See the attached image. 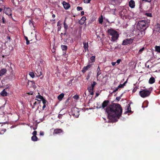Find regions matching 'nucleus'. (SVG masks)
Returning a JSON list of instances; mask_svg holds the SVG:
<instances>
[{"label": "nucleus", "instance_id": "1", "mask_svg": "<svg viewBox=\"0 0 160 160\" xmlns=\"http://www.w3.org/2000/svg\"><path fill=\"white\" fill-rule=\"evenodd\" d=\"M122 111H105L108 119L111 122H116L121 116Z\"/></svg>", "mask_w": 160, "mask_h": 160}, {"label": "nucleus", "instance_id": "2", "mask_svg": "<svg viewBox=\"0 0 160 160\" xmlns=\"http://www.w3.org/2000/svg\"><path fill=\"white\" fill-rule=\"evenodd\" d=\"M148 27L147 22L146 20H141L138 22L137 27L138 29L141 32L145 33V30Z\"/></svg>", "mask_w": 160, "mask_h": 160}, {"label": "nucleus", "instance_id": "3", "mask_svg": "<svg viewBox=\"0 0 160 160\" xmlns=\"http://www.w3.org/2000/svg\"><path fill=\"white\" fill-rule=\"evenodd\" d=\"M108 32L109 35L112 36L111 40L112 41H115L118 39L119 34L117 31L111 29H109L108 30Z\"/></svg>", "mask_w": 160, "mask_h": 160}, {"label": "nucleus", "instance_id": "4", "mask_svg": "<svg viewBox=\"0 0 160 160\" xmlns=\"http://www.w3.org/2000/svg\"><path fill=\"white\" fill-rule=\"evenodd\" d=\"M106 110H122V109L120 104L112 103L107 107Z\"/></svg>", "mask_w": 160, "mask_h": 160}, {"label": "nucleus", "instance_id": "5", "mask_svg": "<svg viewBox=\"0 0 160 160\" xmlns=\"http://www.w3.org/2000/svg\"><path fill=\"white\" fill-rule=\"evenodd\" d=\"M150 93V91L146 89H144L139 92V94L141 97L143 98L149 96Z\"/></svg>", "mask_w": 160, "mask_h": 160}, {"label": "nucleus", "instance_id": "6", "mask_svg": "<svg viewBox=\"0 0 160 160\" xmlns=\"http://www.w3.org/2000/svg\"><path fill=\"white\" fill-rule=\"evenodd\" d=\"M79 111H70L68 112L69 115L71 116H72L75 118L78 117L79 114Z\"/></svg>", "mask_w": 160, "mask_h": 160}, {"label": "nucleus", "instance_id": "7", "mask_svg": "<svg viewBox=\"0 0 160 160\" xmlns=\"http://www.w3.org/2000/svg\"><path fill=\"white\" fill-rule=\"evenodd\" d=\"M133 39L130 38L129 39H125L123 40L122 44L123 45H127L132 43L133 41Z\"/></svg>", "mask_w": 160, "mask_h": 160}, {"label": "nucleus", "instance_id": "8", "mask_svg": "<svg viewBox=\"0 0 160 160\" xmlns=\"http://www.w3.org/2000/svg\"><path fill=\"white\" fill-rule=\"evenodd\" d=\"M62 3L64 8L66 10L68 9L70 7V5L68 3L63 1Z\"/></svg>", "mask_w": 160, "mask_h": 160}, {"label": "nucleus", "instance_id": "9", "mask_svg": "<svg viewBox=\"0 0 160 160\" xmlns=\"http://www.w3.org/2000/svg\"><path fill=\"white\" fill-rule=\"evenodd\" d=\"M91 64H89L86 67H84L82 70V72L84 73L87 70L91 68Z\"/></svg>", "mask_w": 160, "mask_h": 160}, {"label": "nucleus", "instance_id": "10", "mask_svg": "<svg viewBox=\"0 0 160 160\" xmlns=\"http://www.w3.org/2000/svg\"><path fill=\"white\" fill-rule=\"evenodd\" d=\"M86 20V18L85 17H82L81 19L79 21V23L81 25L83 24Z\"/></svg>", "mask_w": 160, "mask_h": 160}, {"label": "nucleus", "instance_id": "11", "mask_svg": "<svg viewBox=\"0 0 160 160\" xmlns=\"http://www.w3.org/2000/svg\"><path fill=\"white\" fill-rule=\"evenodd\" d=\"M63 131L60 128H57L55 129L53 132V134H58L62 132Z\"/></svg>", "mask_w": 160, "mask_h": 160}, {"label": "nucleus", "instance_id": "12", "mask_svg": "<svg viewBox=\"0 0 160 160\" xmlns=\"http://www.w3.org/2000/svg\"><path fill=\"white\" fill-rule=\"evenodd\" d=\"M109 102L108 100H105L102 104V108L103 109L107 106Z\"/></svg>", "mask_w": 160, "mask_h": 160}, {"label": "nucleus", "instance_id": "13", "mask_svg": "<svg viewBox=\"0 0 160 160\" xmlns=\"http://www.w3.org/2000/svg\"><path fill=\"white\" fill-rule=\"evenodd\" d=\"M135 6V2L134 1L131 0L129 2V6L132 8H133Z\"/></svg>", "mask_w": 160, "mask_h": 160}, {"label": "nucleus", "instance_id": "14", "mask_svg": "<svg viewBox=\"0 0 160 160\" xmlns=\"http://www.w3.org/2000/svg\"><path fill=\"white\" fill-rule=\"evenodd\" d=\"M7 71L6 69L3 68L0 71V76H3L4 74Z\"/></svg>", "mask_w": 160, "mask_h": 160}, {"label": "nucleus", "instance_id": "15", "mask_svg": "<svg viewBox=\"0 0 160 160\" xmlns=\"http://www.w3.org/2000/svg\"><path fill=\"white\" fill-rule=\"evenodd\" d=\"M36 72H37V73H35V74L37 77H40L42 74V73L40 69H38L37 70Z\"/></svg>", "mask_w": 160, "mask_h": 160}, {"label": "nucleus", "instance_id": "16", "mask_svg": "<svg viewBox=\"0 0 160 160\" xmlns=\"http://www.w3.org/2000/svg\"><path fill=\"white\" fill-rule=\"evenodd\" d=\"M83 48L85 49V52L87 50H88V43H86L85 42H83Z\"/></svg>", "mask_w": 160, "mask_h": 160}, {"label": "nucleus", "instance_id": "17", "mask_svg": "<svg viewBox=\"0 0 160 160\" xmlns=\"http://www.w3.org/2000/svg\"><path fill=\"white\" fill-rule=\"evenodd\" d=\"M155 82V79L153 77H152L149 79V83L150 84H153Z\"/></svg>", "mask_w": 160, "mask_h": 160}, {"label": "nucleus", "instance_id": "18", "mask_svg": "<svg viewBox=\"0 0 160 160\" xmlns=\"http://www.w3.org/2000/svg\"><path fill=\"white\" fill-rule=\"evenodd\" d=\"M0 94L3 96H7V93L5 91V89H4L1 92Z\"/></svg>", "mask_w": 160, "mask_h": 160}, {"label": "nucleus", "instance_id": "19", "mask_svg": "<svg viewBox=\"0 0 160 160\" xmlns=\"http://www.w3.org/2000/svg\"><path fill=\"white\" fill-rule=\"evenodd\" d=\"M64 94L63 93H62L60 95H59L58 97V99L59 101H61L62 98H63L64 96Z\"/></svg>", "mask_w": 160, "mask_h": 160}, {"label": "nucleus", "instance_id": "20", "mask_svg": "<svg viewBox=\"0 0 160 160\" xmlns=\"http://www.w3.org/2000/svg\"><path fill=\"white\" fill-rule=\"evenodd\" d=\"M127 80L123 84H120L118 87V88L119 89L120 88H123L124 87V86L125 85L126 83H127Z\"/></svg>", "mask_w": 160, "mask_h": 160}, {"label": "nucleus", "instance_id": "21", "mask_svg": "<svg viewBox=\"0 0 160 160\" xmlns=\"http://www.w3.org/2000/svg\"><path fill=\"white\" fill-rule=\"evenodd\" d=\"M31 139L33 141H36L38 140V138L36 136H33L31 137Z\"/></svg>", "mask_w": 160, "mask_h": 160}, {"label": "nucleus", "instance_id": "22", "mask_svg": "<svg viewBox=\"0 0 160 160\" xmlns=\"http://www.w3.org/2000/svg\"><path fill=\"white\" fill-rule=\"evenodd\" d=\"M101 71L99 66H98L97 69V77H98L100 74H101Z\"/></svg>", "mask_w": 160, "mask_h": 160}, {"label": "nucleus", "instance_id": "23", "mask_svg": "<svg viewBox=\"0 0 160 160\" xmlns=\"http://www.w3.org/2000/svg\"><path fill=\"white\" fill-rule=\"evenodd\" d=\"M155 50L158 52L160 53V46H156L155 47Z\"/></svg>", "mask_w": 160, "mask_h": 160}, {"label": "nucleus", "instance_id": "24", "mask_svg": "<svg viewBox=\"0 0 160 160\" xmlns=\"http://www.w3.org/2000/svg\"><path fill=\"white\" fill-rule=\"evenodd\" d=\"M63 24H64V29L66 31V32H67V30L68 28V25L66 24V23L65 22V20L64 21Z\"/></svg>", "mask_w": 160, "mask_h": 160}, {"label": "nucleus", "instance_id": "25", "mask_svg": "<svg viewBox=\"0 0 160 160\" xmlns=\"http://www.w3.org/2000/svg\"><path fill=\"white\" fill-rule=\"evenodd\" d=\"M61 47L63 51H66L67 49V47L66 45H62Z\"/></svg>", "mask_w": 160, "mask_h": 160}, {"label": "nucleus", "instance_id": "26", "mask_svg": "<svg viewBox=\"0 0 160 160\" xmlns=\"http://www.w3.org/2000/svg\"><path fill=\"white\" fill-rule=\"evenodd\" d=\"M29 75L30 77L32 78H33L35 77L34 74L33 72H30Z\"/></svg>", "mask_w": 160, "mask_h": 160}, {"label": "nucleus", "instance_id": "27", "mask_svg": "<svg viewBox=\"0 0 160 160\" xmlns=\"http://www.w3.org/2000/svg\"><path fill=\"white\" fill-rule=\"evenodd\" d=\"M98 19H99V23L100 24H102V22L103 21V18L102 17V16L101 17V18H99Z\"/></svg>", "mask_w": 160, "mask_h": 160}, {"label": "nucleus", "instance_id": "28", "mask_svg": "<svg viewBox=\"0 0 160 160\" xmlns=\"http://www.w3.org/2000/svg\"><path fill=\"white\" fill-rule=\"evenodd\" d=\"M38 96H37L36 97V98H39L41 100L42 99H43V97L40 95V94H39V93H38Z\"/></svg>", "mask_w": 160, "mask_h": 160}, {"label": "nucleus", "instance_id": "29", "mask_svg": "<svg viewBox=\"0 0 160 160\" xmlns=\"http://www.w3.org/2000/svg\"><path fill=\"white\" fill-rule=\"evenodd\" d=\"M88 89L89 92H91L92 91H93L94 88H92L91 87H89L88 88Z\"/></svg>", "mask_w": 160, "mask_h": 160}, {"label": "nucleus", "instance_id": "30", "mask_svg": "<svg viewBox=\"0 0 160 160\" xmlns=\"http://www.w3.org/2000/svg\"><path fill=\"white\" fill-rule=\"evenodd\" d=\"M96 84H97V83L95 82L94 81L93 82L92 84H91V87H92V88H94Z\"/></svg>", "mask_w": 160, "mask_h": 160}, {"label": "nucleus", "instance_id": "31", "mask_svg": "<svg viewBox=\"0 0 160 160\" xmlns=\"http://www.w3.org/2000/svg\"><path fill=\"white\" fill-rule=\"evenodd\" d=\"M95 56H92L90 58V59L92 62H94L95 60Z\"/></svg>", "mask_w": 160, "mask_h": 160}, {"label": "nucleus", "instance_id": "32", "mask_svg": "<svg viewBox=\"0 0 160 160\" xmlns=\"http://www.w3.org/2000/svg\"><path fill=\"white\" fill-rule=\"evenodd\" d=\"M25 38L26 41V44L27 45L29 44V41L28 40V37L26 36H25Z\"/></svg>", "mask_w": 160, "mask_h": 160}, {"label": "nucleus", "instance_id": "33", "mask_svg": "<svg viewBox=\"0 0 160 160\" xmlns=\"http://www.w3.org/2000/svg\"><path fill=\"white\" fill-rule=\"evenodd\" d=\"M133 112H132V111H126L124 112V114H126L127 113H128V115H129V113H132Z\"/></svg>", "mask_w": 160, "mask_h": 160}, {"label": "nucleus", "instance_id": "34", "mask_svg": "<svg viewBox=\"0 0 160 160\" xmlns=\"http://www.w3.org/2000/svg\"><path fill=\"white\" fill-rule=\"evenodd\" d=\"M60 113V112H59V114L58 116V117L59 118H62V115L64 114V113H63V114H62V113Z\"/></svg>", "mask_w": 160, "mask_h": 160}, {"label": "nucleus", "instance_id": "35", "mask_svg": "<svg viewBox=\"0 0 160 160\" xmlns=\"http://www.w3.org/2000/svg\"><path fill=\"white\" fill-rule=\"evenodd\" d=\"M77 10L78 11H80V10H82V8L81 7H77Z\"/></svg>", "mask_w": 160, "mask_h": 160}, {"label": "nucleus", "instance_id": "36", "mask_svg": "<svg viewBox=\"0 0 160 160\" xmlns=\"http://www.w3.org/2000/svg\"><path fill=\"white\" fill-rule=\"evenodd\" d=\"M158 28H156V31L157 32H160V25H158Z\"/></svg>", "mask_w": 160, "mask_h": 160}, {"label": "nucleus", "instance_id": "37", "mask_svg": "<svg viewBox=\"0 0 160 160\" xmlns=\"http://www.w3.org/2000/svg\"><path fill=\"white\" fill-rule=\"evenodd\" d=\"M42 103L43 104H45L47 102V101L46 100L43 98V99H42Z\"/></svg>", "mask_w": 160, "mask_h": 160}, {"label": "nucleus", "instance_id": "38", "mask_svg": "<svg viewBox=\"0 0 160 160\" xmlns=\"http://www.w3.org/2000/svg\"><path fill=\"white\" fill-rule=\"evenodd\" d=\"M1 111V112H0V114H1V115H5V114H7L6 112H3L2 111Z\"/></svg>", "mask_w": 160, "mask_h": 160}, {"label": "nucleus", "instance_id": "39", "mask_svg": "<svg viewBox=\"0 0 160 160\" xmlns=\"http://www.w3.org/2000/svg\"><path fill=\"white\" fill-rule=\"evenodd\" d=\"M91 0H84V2L85 3H89Z\"/></svg>", "mask_w": 160, "mask_h": 160}, {"label": "nucleus", "instance_id": "40", "mask_svg": "<svg viewBox=\"0 0 160 160\" xmlns=\"http://www.w3.org/2000/svg\"><path fill=\"white\" fill-rule=\"evenodd\" d=\"M123 94H122L121 95V96H120V97H117L116 98V99L118 101H119L120 99H121V97L122 96V95Z\"/></svg>", "mask_w": 160, "mask_h": 160}, {"label": "nucleus", "instance_id": "41", "mask_svg": "<svg viewBox=\"0 0 160 160\" xmlns=\"http://www.w3.org/2000/svg\"><path fill=\"white\" fill-rule=\"evenodd\" d=\"M146 15L148 17H152V15L151 13H146Z\"/></svg>", "mask_w": 160, "mask_h": 160}, {"label": "nucleus", "instance_id": "42", "mask_svg": "<svg viewBox=\"0 0 160 160\" xmlns=\"http://www.w3.org/2000/svg\"><path fill=\"white\" fill-rule=\"evenodd\" d=\"M32 134H33V136H36L37 134V131H34L32 132Z\"/></svg>", "mask_w": 160, "mask_h": 160}, {"label": "nucleus", "instance_id": "43", "mask_svg": "<svg viewBox=\"0 0 160 160\" xmlns=\"http://www.w3.org/2000/svg\"><path fill=\"white\" fill-rule=\"evenodd\" d=\"M73 98L75 99H77L79 98V97L77 95H75L73 96Z\"/></svg>", "mask_w": 160, "mask_h": 160}, {"label": "nucleus", "instance_id": "44", "mask_svg": "<svg viewBox=\"0 0 160 160\" xmlns=\"http://www.w3.org/2000/svg\"><path fill=\"white\" fill-rule=\"evenodd\" d=\"M131 108L130 105L129 104H128V106H127V110H131Z\"/></svg>", "mask_w": 160, "mask_h": 160}, {"label": "nucleus", "instance_id": "45", "mask_svg": "<svg viewBox=\"0 0 160 160\" xmlns=\"http://www.w3.org/2000/svg\"><path fill=\"white\" fill-rule=\"evenodd\" d=\"M39 134L40 136H43L44 135V132L42 131H41L40 132Z\"/></svg>", "mask_w": 160, "mask_h": 160}, {"label": "nucleus", "instance_id": "46", "mask_svg": "<svg viewBox=\"0 0 160 160\" xmlns=\"http://www.w3.org/2000/svg\"><path fill=\"white\" fill-rule=\"evenodd\" d=\"M144 49V47L142 48L141 49H140L139 51V52H141Z\"/></svg>", "mask_w": 160, "mask_h": 160}, {"label": "nucleus", "instance_id": "47", "mask_svg": "<svg viewBox=\"0 0 160 160\" xmlns=\"http://www.w3.org/2000/svg\"><path fill=\"white\" fill-rule=\"evenodd\" d=\"M121 61V59H118L117 60L116 62L118 64L120 63V62Z\"/></svg>", "mask_w": 160, "mask_h": 160}, {"label": "nucleus", "instance_id": "48", "mask_svg": "<svg viewBox=\"0 0 160 160\" xmlns=\"http://www.w3.org/2000/svg\"><path fill=\"white\" fill-rule=\"evenodd\" d=\"M29 23L30 25H31V26L32 25H33V23H32V22L31 20H30L29 22Z\"/></svg>", "mask_w": 160, "mask_h": 160}, {"label": "nucleus", "instance_id": "49", "mask_svg": "<svg viewBox=\"0 0 160 160\" xmlns=\"http://www.w3.org/2000/svg\"><path fill=\"white\" fill-rule=\"evenodd\" d=\"M142 1H145L146 2H151V0H142Z\"/></svg>", "mask_w": 160, "mask_h": 160}, {"label": "nucleus", "instance_id": "50", "mask_svg": "<svg viewBox=\"0 0 160 160\" xmlns=\"http://www.w3.org/2000/svg\"><path fill=\"white\" fill-rule=\"evenodd\" d=\"M118 87L115 89H114L113 91L112 92V93H114L116 92L118 90Z\"/></svg>", "mask_w": 160, "mask_h": 160}, {"label": "nucleus", "instance_id": "51", "mask_svg": "<svg viewBox=\"0 0 160 160\" xmlns=\"http://www.w3.org/2000/svg\"><path fill=\"white\" fill-rule=\"evenodd\" d=\"M61 25V24L60 22L59 21L57 23V26H60Z\"/></svg>", "mask_w": 160, "mask_h": 160}, {"label": "nucleus", "instance_id": "52", "mask_svg": "<svg viewBox=\"0 0 160 160\" xmlns=\"http://www.w3.org/2000/svg\"><path fill=\"white\" fill-rule=\"evenodd\" d=\"M6 13V14L8 15H12V14L10 12L9 13H8V12H5Z\"/></svg>", "mask_w": 160, "mask_h": 160}, {"label": "nucleus", "instance_id": "53", "mask_svg": "<svg viewBox=\"0 0 160 160\" xmlns=\"http://www.w3.org/2000/svg\"><path fill=\"white\" fill-rule=\"evenodd\" d=\"M137 89V88H134L132 90V92H135L136 91Z\"/></svg>", "mask_w": 160, "mask_h": 160}, {"label": "nucleus", "instance_id": "54", "mask_svg": "<svg viewBox=\"0 0 160 160\" xmlns=\"http://www.w3.org/2000/svg\"><path fill=\"white\" fill-rule=\"evenodd\" d=\"M61 26L58 27V31H60L61 29Z\"/></svg>", "mask_w": 160, "mask_h": 160}, {"label": "nucleus", "instance_id": "55", "mask_svg": "<svg viewBox=\"0 0 160 160\" xmlns=\"http://www.w3.org/2000/svg\"><path fill=\"white\" fill-rule=\"evenodd\" d=\"M116 63V62H112V66H114L115 65V64Z\"/></svg>", "mask_w": 160, "mask_h": 160}, {"label": "nucleus", "instance_id": "56", "mask_svg": "<svg viewBox=\"0 0 160 160\" xmlns=\"http://www.w3.org/2000/svg\"><path fill=\"white\" fill-rule=\"evenodd\" d=\"M33 94V92H29V93H28V94L29 95H32Z\"/></svg>", "mask_w": 160, "mask_h": 160}, {"label": "nucleus", "instance_id": "57", "mask_svg": "<svg viewBox=\"0 0 160 160\" xmlns=\"http://www.w3.org/2000/svg\"><path fill=\"white\" fill-rule=\"evenodd\" d=\"M84 11H82L81 12V15H82V16L84 15Z\"/></svg>", "mask_w": 160, "mask_h": 160}, {"label": "nucleus", "instance_id": "58", "mask_svg": "<svg viewBox=\"0 0 160 160\" xmlns=\"http://www.w3.org/2000/svg\"><path fill=\"white\" fill-rule=\"evenodd\" d=\"M90 94L91 95H93L94 94L93 91H92L91 92H90Z\"/></svg>", "mask_w": 160, "mask_h": 160}, {"label": "nucleus", "instance_id": "59", "mask_svg": "<svg viewBox=\"0 0 160 160\" xmlns=\"http://www.w3.org/2000/svg\"><path fill=\"white\" fill-rule=\"evenodd\" d=\"M6 131V129H3L1 130L2 131H3L4 132H5Z\"/></svg>", "mask_w": 160, "mask_h": 160}, {"label": "nucleus", "instance_id": "60", "mask_svg": "<svg viewBox=\"0 0 160 160\" xmlns=\"http://www.w3.org/2000/svg\"><path fill=\"white\" fill-rule=\"evenodd\" d=\"M12 3H13V4L14 5H15V2H14V0H12Z\"/></svg>", "mask_w": 160, "mask_h": 160}, {"label": "nucleus", "instance_id": "61", "mask_svg": "<svg viewBox=\"0 0 160 160\" xmlns=\"http://www.w3.org/2000/svg\"><path fill=\"white\" fill-rule=\"evenodd\" d=\"M99 95V94L98 93H96V97H97Z\"/></svg>", "mask_w": 160, "mask_h": 160}, {"label": "nucleus", "instance_id": "62", "mask_svg": "<svg viewBox=\"0 0 160 160\" xmlns=\"http://www.w3.org/2000/svg\"><path fill=\"white\" fill-rule=\"evenodd\" d=\"M7 11H11V10H10V9L9 8H8L7 9Z\"/></svg>", "mask_w": 160, "mask_h": 160}, {"label": "nucleus", "instance_id": "63", "mask_svg": "<svg viewBox=\"0 0 160 160\" xmlns=\"http://www.w3.org/2000/svg\"><path fill=\"white\" fill-rule=\"evenodd\" d=\"M66 32H66V31L65 30V32L63 33V35H66Z\"/></svg>", "mask_w": 160, "mask_h": 160}, {"label": "nucleus", "instance_id": "64", "mask_svg": "<svg viewBox=\"0 0 160 160\" xmlns=\"http://www.w3.org/2000/svg\"><path fill=\"white\" fill-rule=\"evenodd\" d=\"M52 17L53 18H54L55 17V14H53L52 15Z\"/></svg>", "mask_w": 160, "mask_h": 160}]
</instances>
